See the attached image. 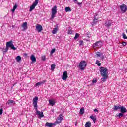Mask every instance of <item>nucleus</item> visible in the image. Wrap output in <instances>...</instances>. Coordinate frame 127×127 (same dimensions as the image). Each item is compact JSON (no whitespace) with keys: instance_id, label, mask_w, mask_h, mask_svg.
Wrapping results in <instances>:
<instances>
[{"instance_id":"obj_1","label":"nucleus","mask_w":127,"mask_h":127,"mask_svg":"<svg viewBox=\"0 0 127 127\" xmlns=\"http://www.w3.org/2000/svg\"><path fill=\"white\" fill-rule=\"evenodd\" d=\"M100 74L103 77L101 78L102 82H106L108 79V69L105 67H101Z\"/></svg>"},{"instance_id":"obj_2","label":"nucleus","mask_w":127,"mask_h":127,"mask_svg":"<svg viewBox=\"0 0 127 127\" xmlns=\"http://www.w3.org/2000/svg\"><path fill=\"white\" fill-rule=\"evenodd\" d=\"M79 67L81 71L84 70L87 67V62L85 61H81L79 63Z\"/></svg>"},{"instance_id":"obj_3","label":"nucleus","mask_w":127,"mask_h":127,"mask_svg":"<svg viewBox=\"0 0 127 127\" xmlns=\"http://www.w3.org/2000/svg\"><path fill=\"white\" fill-rule=\"evenodd\" d=\"M57 13V6H55L52 9V15L51 19H53L55 17V15Z\"/></svg>"},{"instance_id":"obj_4","label":"nucleus","mask_w":127,"mask_h":127,"mask_svg":"<svg viewBox=\"0 0 127 127\" xmlns=\"http://www.w3.org/2000/svg\"><path fill=\"white\" fill-rule=\"evenodd\" d=\"M39 0H35L34 2L33 3V4H32V5L31 6H30L29 11H32V10H33V9H34L35 8V6H36V5H37V4H38Z\"/></svg>"},{"instance_id":"obj_5","label":"nucleus","mask_w":127,"mask_h":127,"mask_svg":"<svg viewBox=\"0 0 127 127\" xmlns=\"http://www.w3.org/2000/svg\"><path fill=\"white\" fill-rule=\"evenodd\" d=\"M37 101H38V97L37 96L35 97V98L33 99V104L35 110H37Z\"/></svg>"},{"instance_id":"obj_6","label":"nucleus","mask_w":127,"mask_h":127,"mask_svg":"<svg viewBox=\"0 0 127 127\" xmlns=\"http://www.w3.org/2000/svg\"><path fill=\"white\" fill-rule=\"evenodd\" d=\"M120 8L122 12H123V13H125V12H126V11H127V5H125L124 4L120 5Z\"/></svg>"},{"instance_id":"obj_7","label":"nucleus","mask_w":127,"mask_h":127,"mask_svg":"<svg viewBox=\"0 0 127 127\" xmlns=\"http://www.w3.org/2000/svg\"><path fill=\"white\" fill-rule=\"evenodd\" d=\"M68 78V72L67 71H65L63 73V76L62 77V80L63 81H66L67 79Z\"/></svg>"},{"instance_id":"obj_8","label":"nucleus","mask_w":127,"mask_h":127,"mask_svg":"<svg viewBox=\"0 0 127 127\" xmlns=\"http://www.w3.org/2000/svg\"><path fill=\"white\" fill-rule=\"evenodd\" d=\"M59 117H58L56 121L55 122V123H54L55 125H57V124H59V123H61V122L62 121V115H60Z\"/></svg>"},{"instance_id":"obj_9","label":"nucleus","mask_w":127,"mask_h":127,"mask_svg":"<svg viewBox=\"0 0 127 127\" xmlns=\"http://www.w3.org/2000/svg\"><path fill=\"white\" fill-rule=\"evenodd\" d=\"M96 57H100L101 59H105V56L103 55V53L97 52L96 54Z\"/></svg>"},{"instance_id":"obj_10","label":"nucleus","mask_w":127,"mask_h":127,"mask_svg":"<svg viewBox=\"0 0 127 127\" xmlns=\"http://www.w3.org/2000/svg\"><path fill=\"white\" fill-rule=\"evenodd\" d=\"M36 29L38 31V32H41L42 31V26L40 24H37L36 26Z\"/></svg>"},{"instance_id":"obj_11","label":"nucleus","mask_w":127,"mask_h":127,"mask_svg":"<svg viewBox=\"0 0 127 127\" xmlns=\"http://www.w3.org/2000/svg\"><path fill=\"white\" fill-rule=\"evenodd\" d=\"M21 27L23 28V29L22 30V31H25L26 29H27V22H23V24L21 25Z\"/></svg>"},{"instance_id":"obj_12","label":"nucleus","mask_w":127,"mask_h":127,"mask_svg":"<svg viewBox=\"0 0 127 127\" xmlns=\"http://www.w3.org/2000/svg\"><path fill=\"white\" fill-rule=\"evenodd\" d=\"M104 25L106 26V27H108V28H109V27H110V26H112V21H110V20L107 21L105 23Z\"/></svg>"},{"instance_id":"obj_13","label":"nucleus","mask_w":127,"mask_h":127,"mask_svg":"<svg viewBox=\"0 0 127 127\" xmlns=\"http://www.w3.org/2000/svg\"><path fill=\"white\" fill-rule=\"evenodd\" d=\"M13 45V43H12V41H10L9 42H7L6 43V47L9 48L11 47V46Z\"/></svg>"},{"instance_id":"obj_14","label":"nucleus","mask_w":127,"mask_h":127,"mask_svg":"<svg viewBox=\"0 0 127 127\" xmlns=\"http://www.w3.org/2000/svg\"><path fill=\"white\" fill-rule=\"evenodd\" d=\"M58 25H56V28H54L52 31V33L53 34H56L57 33V31H58Z\"/></svg>"},{"instance_id":"obj_15","label":"nucleus","mask_w":127,"mask_h":127,"mask_svg":"<svg viewBox=\"0 0 127 127\" xmlns=\"http://www.w3.org/2000/svg\"><path fill=\"white\" fill-rule=\"evenodd\" d=\"M36 111L37 115H38V116H39L40 118H43V117H44V115H43V112H40V111H39L38 110H37H37H36Z\"/></svg>"},{"instance_id":"obj_16","label":"nucleus","mask_w":127,"mask_h":127,"mask_svg":"<svg viewBox=\"0 0 127 127\" xmlns=\"http://www.w3.org/2000/svg\"><path fill=\"white\" fill-rule=\"evenodd\" d=\"M97 22H99V20L97 19V18H94L91 25L92 26H94V25L97 24Z\"/></svg>"},{"instance_id":"obj_17","label":"nucleus","mask_w":127,"mask_h":127,"mask_svg":"<svg viewBox=\"0 0 127 127\" xmlns=\"http://www.w3.org/2000/svg\"><path fill=\"white\" fill-rule=\"evenodd\" d=\"M121 112L125 114V113H127V109L124 106L120 107Z\"/></svg>"},{"instance_id":"obj_18","label":"nucleus","mask_w":127,"mask_h":127,"mask_svg":"<svg viewBox=\"0 0 127 127\" xmlns=\"http://www.w3.org/2000/svg\"><path fill=\"white\" fill-rule=\"evenodd\" d=\"M30 59L32 62H34V63L36 62V58H35V56H34V55H31L30 57Z\"/></svg>"},{"instance_id":"obj_19","label":"nucleus","mask_w":127,"mask_h":127,"mask_svg":"<svg viewBox=\"0 0 127 127\" xmlns=\"http://www.w3.org/2000/svg\"><path fill=\"white\" fill-rule=\"evenodd\" d=\"M49 104L50 106H53L55 105V101L53 100H49Z\"/></svg>"},{"instance_id":"obj_20","label":"nucleus","mask_w":127,"mask_h":127,"mask_svg":"<svg viewBox=\"0 0 127 127\" xmlns=\"http://www.w3.org/2000/svg\"><path fill=\"white\" fill-rule=\"evenodd\" d=\"M99 46H100V41L96 42L95 43L93 44V47H99Z\"/></svg>"},{"instance_id":"obj_21","label":"nucleus","mask_w":127,"mask_h":127,"mask_svg":"<svg viewBox=\"0 0 127 127\" xmlns=\"http://www.w3.org/2000/svg\"><path fill=\"white\" fill-rule=\"evenodd\" d=\"M53 125H55V123L47 122L45 124V126L46 127H52V126H53Z\"/></svg>"},{"instance_id":"obj_22","label":"nucleus","mask_w":127,"mask_h":127,"mask_svg":"<svg viewBox=\"0 0 127 127\" xmlns=\"http://www.w3.org/2000/svg\"><path fill=\"white\" fill-rule=\"evenodd\" d=\"M10 105V104H14V105H15L16 103L15 101L11 100H8L7 102L6 103V105Z\"/></svg>"},{"instance_id":"obj_23","label":"nucleus","mask_w":127,"mask_h":127,"mask_svg":"<svg viewBox=\"0 0 127 127\" xmlns=\"http://www.w3.org/2000/svg\"><path fill=\"white\" fill-rule=\"evenodd\" d=\"M91 126L92 124H91V122L90 121L86 122L85 124V127H91Z\"/></svg>"},{"instance_id":"obj_24","label":"nucleus","mask_w":127,"mask_h":127,"mask_svg":"<svg viewBox=\"0 0 127 127\" xmlns=\"http://www.w3.org/2000/svg\"><path fill=\"white\" fill-rule=\"evenodd\" d=\"M0 49L2 50V52H3V53H6V52H7V51H8V48H7V47H6V48H1Z\"/></svg>"},{"instance_id":"obj_25","label":"nucleus","mask_w":127,"mask_h":127,"mask_svg":"<svg viewBox=\"0 0 127 127\" xmlns=\"http://www.w3.org/2000/svg\"><path fill=\"white\" fill-rule=\"evenodd\" d=\"M120 109H121V107L115 105L113 110L114 111H118V110H120Z\"/></svg>"},{"instance_id":"obj_26","label":"nucleus","mask_w":127,"mask_h":127,"mask_svg":"<svg viewBox=\"0 0 127 127\" xmlns=\"http://www.w3.org/2000/svg\"><path fill=\"white\" fill-rule=\"evenodd\" d=\"M79 113L80 115H84V113H85V109L81 108Z\"/></svg>"},{"instance_id":"obj_27","label":"nucleus","mask_w":127,"mask_h":127,"mask_svg":"<svg viewBox=\"0 0 127 127\" xmlns=\"http://www.w3.org/2000/svg\"><path fill=\"white\" fill-rule=\"evenodd\" d=\"M16 8H17V5L16 4H15V5L13 6V9L11 10L12 12H14Z\"/></svg>"},{"instance_id":"obj_28","label":"nucleus","mask_w":127,"mask_h":127,"mask_svg":"<svg viewBox=\"0 0 127 127\" xmlns=\"http://www.w3.org/2000/svg\"><path fill=\"white\" fill-rule=\"evenodd\" d=\"M90 119L93 121L94 123H96V120H97V118L96 117H94V116H91L90 117Z\"/></svg>"},{"instance_id":"obj_29","label":"nucleus","mask_w":127,"mask_h":127,"mask_svg":"<svg viewBox=\"0 0 127 127\" xmlns=\"http://www.w3.org/2000/svg\"><path fill=\"white\" fill-rule=\"evenodd\" d=\"M65 11L66 12H69V11H72V9H71L70 7H67L65 8Z\"/></svg>"},{"instance_id":"obj_30","label":"nucleus","mask_w":127,"mask_h":127,"mask_svg":"<svg viewBox=\"0 0 127 127\" xmlns=\"http://www.w3.org/2000/svg\"><path fill=\"white\" fill-rule=\"evenodd\" d=\"M16 60H17V62H19V61L21 60V57H20V56H17L16 57Z\"/></svg>"},{"instance_id":"obj_31","label":"nucleus","mask_w":127,"mask_h":127,"mask_svg":"<svg viewBox=\"0 0 127 127\" xmlns=\"http://www.w3.org/2000/svg\"><path fill=\"white\" fill-rule=\"evenodd\" d=\"M124 116V113H119L118 115H117L116 117H119V118H122V117Z\"/></svg>"},{"instance_id":"obj_32","label":"nucleus","mask_w":127,"mask_h":127,"mask_svg":"<svg viewBox=\"0 0 127 127\" xmlns=\"http://www.w3.org/2000/svg\"><path fill=\"white\" fill-rule=\"evenodd\" d=\"M54 69H55V64H52L51 66V70L52 71H54Z\"/></svg>"},{"instance_id":"obj_33","label":"nucleus","mask_w":127,"mask_h":127,"mask_svg":"<svg viewBox=\"0 0 127 127\" xmlns=\"http://www.w3.org/2000/svg\"><path fill=\"white\" fill-rule=\"evenodd\" d=\"M122 36L124 39H127V36L126 35V34H125V33H123L122 34Z\"/></svg>"},{"instance_id":"obj_34","label":"nucleus","mask_w":127,"mask_h":127,"mask_svg":"<svg viewBox=\"0 0 127 127\" xmlns=\"http://www.w3.org/2000/svg\"><path fill=\"white\" fill-rule=\"evenodd\" d=\"M79 37H80V35H79L78 33H76L75 34V36L74 37V39H77V38H79Z\"/></svg>"},{"instance_id":"obj_35","label":"nucleus","mask_w":127,"mask_h":127,"mask_svg":"<svg viewBox=\"0 0 127 127\" xmlns=\"http://www.w3.org/2000/svg\"><path fill=\"white\" fill-rule=\"evenodd\" d=\"M96 64H97V65H98L99 66H101V63H100L99 60L96 61Z\"/></svg>"},{"instance_id":"obj_36","label":"nucleus","mask_w":127,"mask_h":127,"mask_svg":"<svg viewBox=\"0 0 127 127\" xmlns=\"http://www.w3.org/2000/svg\"><path fill=\"white\" fill-rule=\"evenodd\" d=\"M40 85H41V83H40V82H37V83L35 85V87H39V86H40Z\"/></svg>"},{"instance_id":"obj_37","label":"nucleus","mask_w":127,"mask_h":127,"mask_svg":"<svg viewBox=\"0 0 127 127\" xmlns=\"http://www.w3.org/2000/svg\"><path fill=\"white\" fill-rule=\"evenodd\" d=\"M11 49H12L13 50H16V48L14 47V45H12L10 47Z\"/></svg>"},{"instance_id":"obj_38","label":"nucleus","mask_w":127,"mask_h":127,"mask_svg":"<svg viewBox=\"0 0 127 127\" xmlns=\"http://www.w3.org/2000/svg\"><path fill=\"white\" fill-rule=\"evenodd\" d=\"M41 59L42 60H43V61H45V60H46V57H45V56H43L41 57Z\"/></svg>"},{"instance_id":"obj_39","label":"nucleus","mask_w":127,"mask_h":127,"mask_svg":"<svg viewBox=\"0 0 127 127\" xmlns=\"http://www.w3.org/2000/svg\"><path fill=\"white\" fill-rule=\"evenodd\" d=\"M55 50H56L55 48L53 49L51 51V52H50L51 54H53V53H54V52H55Z\"/></svg>"},{"instance_id":"obj_40","label":"nucleus","mask_w":127,"mask_h":127,"mask_svg":"<svg viewBox=\"0 0 127 127\" xmlns=\"http://www.w3.org/2000/svg\"><path fill=\"white\" fill-rule=\"evenodd\" d=\"M68 34H72L73 32L72 31V30L71 29L68 30Z\"/></svg>"},{"instance_id":"obj_41","label":"nucleus","mask_w":127,"mask_h":127,"mask_svg":"<svg viewBox=\"0 0 127 127\" xmlns=\"http://www.w3.org/2000/svg\"><path fill=\"white\" fill-rule=\"evenodd\" d=\"M84 44V42L83 41H79V45L80 46H81Z\"/></svg>"},{"instance_id":"obj_42","label":"nucleus","mask_w":127,"mask_h":127,"mask_svg":"<svg viewBox=\"0 0 127 127\" xmlns=\"http://www.w3.org/2000/svg\"><path fill=\"white\" fill-rule=\"evenodd\" d=\"M40 82L41 83V85H42V84L46 83V80H43L42 81H41Z\"/></svg>"},{"instance_id":"obj_43","label":"nucleus","mask_w":127,"mask_h":127,"mask_svg":"<svg viewBox=\"0 0 127 127\" xmlns=\"http://www.w3.org/2000/svg\"><path fill=\"white\" fill-rule=\"evenodd\" d=\"M2 113H3V110L2 109H0V115H2Z\"/></svg>"},{"instance_id":"obj_44","label":"nucleus","mask_w":127,"mask_h":127,"mask_svg":"<svg viewBox=\"0 0 127 127\" xmlns=\"http://www.w3.org/2000/svg\"><path fill=\"white\" fill-rule=\"evenodd\" d=\"M122 45L123 46H126V45H127V43L126 42H122Z\"/></svg>"},{"instance_id":"obj_45","label":"nucleus","mask_w":127,"mask_h":127,"mask_svg":"<svg viewBox=\"0 0 127 127\" xmlns=\"http://www.w3.org/2000/svg\"><path fill=\"white\" fill-rule=\"evenodd\" d=\"M92 83H97V80L94 79V80L92 81Z\"/></svg>"},{"instance_id":"obj_46","label":"nucleus","mask_w":127,"mask_h":127,"mask_svg":"<svg viewBox=\"0 0 127 127\" xmlns=\"http://www.w3.org/2000/svg\"><path fill=\"white\" fill-rule=\"evenodd\" d=\"M24 56H25V57H27V54L24 53Z\"/></svg>"},{"instance_id":"obj_47","label":"nucleus","mask_w":127,"mask_h":127,"mask_svg":"<svg viewBox=\"0 0 127 127\" xmlns=\"http://www.w3.org/2000/svg\"><path fill=\"white\" fill-rule=\"evenodd\" d=\"M77 4L78 5H81V4H82V2H77Z\"/></svg>"},{"instance_id":"obj_48","label":"nucleus","mask_w":127,"mask_h":127,"mask_svg":"<svg viewBox=\"0 0 127 127\" xmlns=\"http://www.w3.org/2000/svg\"><path fill=\"white\" fill-rule=\"evenodd\" d=\"M94 112H99V110H98L97 109H95L94 110Z\"/></svg>"},{"instance_id":"obj_49","label":"nucleus","mask_w":127,"mask_h":127,"mask_svg":"<svg viewBox=\"0 0 127 127\" xmlns=\"http://www.w3.org/2000/svg\"><path fill=\"white\" fill-rule=\"evenodd\" d=\"M74 1L77 2V0H73Z\"/></svg>"}]
</instances>
